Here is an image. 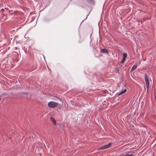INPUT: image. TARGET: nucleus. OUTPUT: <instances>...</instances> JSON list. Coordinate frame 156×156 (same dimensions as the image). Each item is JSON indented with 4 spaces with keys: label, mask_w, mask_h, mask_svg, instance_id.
<instances>
[{
    "label": "nucleus",
    "mask_w": 156,
    "mask_h": 156,
    "mask_svg": "<svg viewBox=\"0 0 156 156\" xmlns=\"http://www.w3.org/2000/svg\"><path fill=\"white\" fill-rule=\"evenodd\" d=\"M144 78L145 80L146 83L147 92H148L149 88V78L146 74H145L144 75Z\"/></svg>",
    "instance_id": "obj_1"
},
{
    "label": "nucleus",
    "mask_w": 156,
    "mask_h": 156,
    "mask_svg": "<svg viewBox=\"0 0 156 156\" xmlns=\"http://www.w3.org/2000/svg\"><path fill=\"white\" fill-rule=\"evenodd\" d=\"M52 122L54 123V124H55L56 123V121L55 120V119L53 118L52 117L50 118Z\"/></svg>",
    "instance_id": "obj_8"
},
{
    "label": "nucleus",
    "mask_w": 156,
    "mask_h": 156,
    "mask_svg": "<svg viewBox=\"0 0 156 156\" xmlns=\"http://www.w3.org/2000/svg\"><path fill=\"white\" fill-rule=\"evenodd\" d=\"M101 52L102 53H105L108 54V51L105 49L104 48L102 49L101 50Z\"/></svg>",
    "instance_id": "obj_5"
},
{
    "label": "nucleus",
    "mask_w": 156,
    "mask_h": 156,
    "mask_svg": "<svg viewBox=\"0 0 156 156\" xmlns=\"http://www.w3.org/2000/svg\"><path fill=\"white\" fill-rule=\"evenodd\" d=\"M87 1L90 3H92L93 2V0H87Z\"/></svg>",
    "instance_id": "obj_9"
},
{
    "label": "nucleus",
    "mask_w": 156,
    "mask_h": 156,
    "mask_svg": "<svg viewBox=\"0 0 156 156\" xmlns=\"http://www.w3.org/2000/svg\"><path fill=\"white\" fill-rule=\"evenodd\" d=\"M127 56V54L126 53H124L123 54V58L122 61H121V63H123L126 60V58Z\"/></svg>",
    "instance_id": "obj_4"
},
{
    "label": "nucleus",
    "mask_w": 156,
    "mask_h": 156,
    "mask_svg": "<svg viewBox=\"0 0 156 156\" xmlns=\"http://www.w3.org/2000/svg\"><path fill=\"white\" fill-rule=\"evenodd\" d=\"M58 104L57 102L54 101L49 102L48 104V106L51 108H54L57 106Z\"/></svg>",
    "instance_id": "obj_2"
},
{
    "label": "nucleus",
    "mask_w": 156,
    "mask_h": 156,
    "mask_svg": "<svg viewBox=\"0 0 156 156\" xmlns=\"http://www.w3.org/2000/svg\"><path fill=\"white\" fill-rule=\"evenodd\" d=\"M112 144L111 143H109L108 144L105 145L101 147H99V150H103L109 148L111 145Z\"/></svg>",
    "instance_id": "obj_3"
},
{
    "label": "nucleus",
    "mask_w": 156,
    "mask_h": 156,
    "mask_svg": "<svg viewBox=\"0 0 156 156\" xmlns=\"http://www.w3.org/2000/svg\"><path fill=\"white\" fill-rule=\"evenodd\" d=\"M126 89H125V90H124L120 92L118 94V95H120L122 94H124L126 92Z\"/></svg>",
    "instance_id": "obj_6"
},
{
    "label": "nucleus",
    "mask_w": 156,
    "mask_h": 156,
    "mask_svg": "<svg viewBox=\"0 0 156 156\" xmlns=\"http://www.w3.org/2000/svg\"><path fill=\"white\" fill-rule=\"evenodd\" d=\"M154 95L155 98H156V93H155V92H154Z\"/></svg>",
    "instance_id": "obj_11"
},
{
    "label": "nucleus",
    "mask_w": 156,
    "mask_h": 156,
    "mask_svg": "<svg viewBox=\"0 0 156 156\" xmlns=\"http://www.w3.org/2000/svg\"><path fill=\"white\" fill-rule=\"evenodd\" d=\"M140 61H139V62L137 63V64L136 65H137V66L138 65L139 66L140 65Z\"/></svg>",
    "instance_id": "obj_10"
},
{
    "label": "nucleus",
    "mask_w": 156,
    "mask_h": 156,
    "mask_svg": "<svg viewBox=\"0 0 156 156\" xmlns=\"http://www.w3.org/2000/svg\"><path fill=\"white\" fill-rule=\"evenodd\" d=\"M137 65H134L132 68L131 71H132L134 69H136L137 68Z\"/></svg>",
    "instance_id": "obj_7"
}]
</instances>
